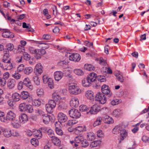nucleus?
I'll return each instance as SVG.
<instances>
[{
	"mask_svg": "<svg viewBox=\"0 0 149 149\" xmlns=\"http://www.w3.org/2000/svg\"><path fill=\"white\" fill-rule=\"evenodd\" d=\"M47 134L48 136L53 139L55 136H54V132L51 129H49L47 131Z\"/></svg>",
	"mask_w": 149,
	"mask_h": 149,
	"instance_id": "49",
	"label": "nucleus"
},
{
	"mask_svg": "<svg viewBox=\"0 0 149 149\" xmlns=\"http://www.w3.org/2000/svg\"><path fill=\"white\" fill-rule=\"evenodd\" d=\"M31 144L35 146H36L38 145V140L35 138H33L31 140Z\"/></svg>",
	"mask_w": 149,
	"mask_h": 149,
	"instance_id": "46",
	"label": "nucleus"
},
{
	"mask_svg": "<svg viewBox=\"0 0 149 149\" xmlns=\"http://www.w3.org/2000/svg\"><path fill=\"white\" fill-rule=\"evenodd\" d=\"M41 103V102L39 100H36L33 102V104L35 106H39Z\"/></svg>",
	"mask_w": 149,
	"mask_h": 149,
	"instance_id": "57",
	"label": "nucleus"
},
{
	"mask_svg": "<svg viewBox=\"0 0 149 149\" xmlns=\"http://www.w3.org/2000/svg\"><path fill=\"white\" fill-rule=\"evenodd\" d=\"M83 140H84L83 137L81 136H79L75 138L74 141L77 143H81Z\"/></svg>",
	"mask_w": 149,
	"mask_h": 149,
	"instance_id": "37",
	"label": "nucleus"
},
{
	"mask_svg": "<svg viewBox=\"0 0 149 149\" xmlns=\"http://www.w3.org/2000/svg\"><path fill=\"white\" fill-rule=\"evenodd\" d=\"M97 77V74L94 73H91L87 77L91 83L94 82L96 80Z\"/></svg>",
	"mask_w": 149,
	"mask_h": 149,
	"instance_id": "22",
	"label": "nucleus"
},
{
	"mask_svg": "<svg viewBox=\"0 0 149 149\" xmlns=\"http://www.w3.org/2000/svg\"><path fill=\"white\" fill-rule=\"evenodd\" d=\"M3 134L4 136L7 137H9L11 136L12 134L11 130L8 129H2Z\"/></svg>",
	"mask_w": 149,
	"mask_h": 149,
	"instance_id": "23",
	"label": "nucleus"
},
{
	"mask_svg": "<svg viewBox=\"0 0 149 149\" xmlns=\"http://www.w3.org/2000/svg\"><path fill=\"white\" fill-rule=\"evenodd\" d=\"M63 76V73L61 71H57L54 73V77L55 80L59 81Z\"/></svg>",
	"mask_w": 149,
	"mask_h": 149,
	"instance_id": "13",
	"label": "nucleus"
},
{
	"mask_svg": "<svg viewBox=\"0 0 149 149\" xmlns=\"http://www.w3.org/2000/svg\"><path fill=\"white\" fill-rule=\"evenodd\" d=\"M94 99L95 101L99 102L102 104H104L107 101L105 95L100 93H97Z\"/></svg>",
	"mask_w": 149,
	"mask_h": 149,
	"instance_id": "4",
	"label": "nucleus"
},
{
	"mask_svg": "<svg viewBox=\"0 0 149 149\" xmlns=\"http://www.w3.org/2000/svg\"><path fill=\"white\" fill-rule=\"evenodd\" d=\"M22 83L24 85V86L28 87L30 90L32 89L33 86L31 85V82L28 77L25 78L22 82Z\"/></svg>",
	"mask_w": 149,
	"mask_h": 149,
	"instance_id": "12",
	"label": "nucleus"
},
{
	"mask_svg": "<svg viewBox=\"0 0 149 149\" xmlns=\"http://www.w3.org/2000/svg\"><path fill=\"white\" fill-rule=\"evenodd\" d=\"M3 62L4 63L10 62V61L8 59L9 57V52L7 51V49H3Z\"/></svg>",
	"mask_w": 149,
	"mask_h": 149,
	"instance_id": "14",
	"label": "nucleus"
},
{
	"mask_svg": "<svg viewBox=\"0 0 149 149\" xmlns=\"http://www.w3.org/2000/svg\"><path fill=\"white\" fill-rule=\"evenodd\" d=\"M81 146L84 147H86L89 145V143L86 140H83L81 143Z\"/></svg>",
	"mask_w": 149,
	"mask_h": 149,
	"instance_id": "58",
	"label": "nucleus"
},
{
	"mask_svg": "<svg viewBox=\"0 0 149 149\" xmlns=\"http://www.w3.org/2000/svg\"><path fill=\"white\" fill-rule=\"evenodd\" d=\"M19 119L20 122L24 124L28 120V118L27 115L25 114H23L20 116Z\"/></svg>",
	"mask_w": 149,
	"mask_h": 149,
	"instance_id": "17",
	"label": "nucleus"
},
{
	"mask_svg": "<svg viewBox=\"0 0 149 149\" xmlns=\"http://www.w3.org/2000/svg\"><path fill=\"white\" fill-rule=\"evenodd\" d=\"M75 129L76 130V132H81L84 130L83 127L82 126H79L76 127Z\"/></svg>",
	"mask_w": 149,
	"mask_h": 149,
	"instance_id": "62",
	"label": "nucleus"
},
{
	"mask_svg": "<svg viewBox=\"0 0 149 149\" xmlns=\"http://www.w3.org/2000/svg\"><path fill=\"white\" fill-rule=\"evenodd\" d=\"M101 91L102 93L108 97H110L112 95V93L110 91L109 86L106 85H103L101 88Z\"/></svg>",
	"mask_w": 149,
	"mask_h": 149,
	"instance_id": "6",
	"label": "nucleus"
},
{
	"mask_svg": "<svg viewBox=\"0 0 149 149\" xmlns=\"http://www.w3.org/2000/svg\"><path fill=\"white\" fill-rule=\"evenodd\" d=\"M69 59L70 61L75 62L79 61L81 59V56L80 55L77 53H73L69 55Z\"/></svg>",
	"mask_w": 149,
	"mask_h": 149,
	"instance_id": "10",
	"label": "nucleus"
},
{
	"mask_svg": "<svg viewBox=\"0 0 149 149\" xmlns=\"http://www.w3.org/2000/svg\"><path fill=\"white\" fill-rule=\"evenodd\" d=\"M88 108L86 105H81L79 107L80 111L81 112H86L87 114H88L89 112L88 111Z\"/></svg>",
	"mask_w": 149,
	"mask_h": 149,
	"instance_id": "29",
	"label": "nucleus"
},
{
	"mask_svg": "<svg viewBox=\"0 0 149 149\" xmlns=\"http://www.w3.org/2000/svg\"><path fill=\"white\" fill-rule=\"evenodd\" d=\"M19 121L16 118L11 121V123L13 126L16 128H19L20 126Z\"/></svg>",
	"mask_w": 149,
	"mask_h": 149,
	"instance_id": "19",
	"label": "nucleus"
},
{
	"mask_svg": "<svg viewBox=\"0 0 149 149\" xmlns=\"http://www.w3.org/2000/svg\"><path fill=\"white\" fill-rule=\"evenodd\" d=\"M16 83V81L15 79H10L8 81V87L10 89H13L15 87Z\"/></svg>",
	"mask_w": 149,
	"mask_h": 149,
	"instance_id": "18",
	"label": "nucleus"
},
{
	"mask_svg": "<svg viewBox=\"0 0 149 149\" xmlns=\"http://www.w3.org/2000/svg\"><path fill=\"white\" fill-rule=\"evenodd\" d=\"M6 80L4 79H1L0 78V86L3 87L6 84Z\"/></svg>",
	"mask_w": 149,
	"mask_h": 149,
	"instance_id": "60",
	"label": "nucleus"
},
{
	"mask_svg": "<svg viewBox=\"0 0 149 149\" xmlns=\"http://www.w3.org/2000/svg\"><path fill=\"white\" fill-rule=\"evenodd\" d=\"M77 123V121L75 120H69L67 122V124L69 126L75 124Z\"/></svg>",
	"mask_w": 149,
	"mask_h": 149,
	"instance_id": "56",
	"label": "nucleus"
},
{
	"mask_svg": "<svg viewBox=\"0 0 149 149\" xmlns=\"http://www.w3.org/2000/svg\"><path fill=\"white\" fill-rule=\"evenodd\" d=\"M102 118L101 117H99L97 118L93 124L94 126L95 127L101 124L102 122Z\"/></svg>",
	"mask_w": 149,
	"mask_h": 149,
	"instance_id": "40",
	"label": "nucleus"
},
{
	"mask_svg": "<svg viewBox=\"0 0 149 149\" xmlns=\"http://www.w3.org/2000/svg\"><path fill=\"white\" fill-rule=\"evenodd\" d=\"M100 111L102 114H105L108 113V109L107 107H104L101 109L100 108Z\"/></svg>",
	"mask_w": 149,
	"mask_h": 149,
	"instance_id": "47",
	"label": "nucleus"
},
{
	"mask_svg": "<svg viewBox=\"0 0 149 149\" xmlns=\"http://www.w3.org/2000/svg\"><path fill=\"white\" fill-rule=\"evenodd\" d=\"M12 97L13 100L15 101H19L21 98V95L17 93H15L12 95Z\"/></svg>",
	"mask_w": 149,
	"mask_h": 149,
	"instance_id": "30",
	"label": "nucleus"
},
{
	"mask_svg": "<svg viewBox=\"0 0 149 149\" xmlns=\"http://www.w3.org/2000/svg\"><path fill=\"white\" fill-rule=\"evenodd\" d=\"M58 119L60 123L65 122L68 119L67 116L62 112H59L58 114Z\"/></svg>",
	"mask_w": 149,
	"mask_h": 149,
	"instance_id": "8",
	"label": "nucleus"
},
{
	"mask_svg": "<svg viewBox=\"0 0 149 149\" xmlns=\"http://www.w3.org/2000/svg\"><path fill=\"white\" fill-rule=\"evenodd\" d=\"M43 122L45 124H48L51 119H52L51 116L47 114H43Z\"/></svg>",
	"mask_w": 149,
	"mask_h": 149,
	"instance_id": "16",
	"label": "nucleus"
},
{
	"mask_svg": "<svg viewBox=\"0 0 149 149\" xmlns=\"http://www.w3.org/2000/svg\"><path fill=\"white\" fill-rule=\"evenodd\" d=\"M87 136L88 139L90 141H92L94 139L95 136L93 132H89L87 133Z\"/></svg>",
	"mask_w": 149,
	"mask_h": 149,
	"instance_id": "34",
	"label": "nucleus"
},
{
	"mask_svg": "<svg viewBox=\"0 0 149 149\" xmlns=\"http://www.w3.org/2000/svg\"><path fill=\"white\" fill-rule=\"evenodd\" d=\"M100 107L96 104L93 105L91 107L89 112L91 114H95L100 111Z\"/></svg>",
	"mask_w": 149,
	"mask_h": 149,
	"instance_id": "9",
	"label": "nucleus"
},
{
	"mask_svg": "<svg viewBox=\"0 0 149 149\" xmlns=\"http://www.w3.org/2000/svg\"><path fill=\"white\" fill-rule=\"evenodd\" d=\"M93 95V93L91 90L87 91L85 94V95L87 98L91 100H93L94 99Z\"/></svg>",
	"mask_w": 149,
	"mask_h": 149,
	"instance_id": "21",
	"label": "nucleus"
},
{
	"mask_svg": "<svg viewBox=\"0 0 149 149\" xmlns=\"http://www.w3.org/2000/svg\"><path fill=\"white\" fill-rule=\"evenodd\" d=\"M121 110L119 109L115 110L112 112V114L116 117H119L121 114Z\"/></svg>",
	"mask_w": 149,
	"mask_h": 149,
	"instance_id": "32",
	"label": "nucleus"
},
{
	"mask_svg": "<svg viewBox=\"0 0 149 149\" xmlns=\"http://www.w3.org/2000/svg\"><path fill=\"white\" fill-rule=\"evenodd\" d=\"M7 51H11L14 49V46L11 43L8 44L7 45Z\"/></svg>",
	"mask_w": 149,
	"mask_h": 149,
	"instance_id": "50",
	"label": "nucleus"
},
{
	"mask_svg": "<svg viewBox=\"0 0 149 149\" xmlns=\"http://www.w3.org/2000/svg\"><path fill=\"white\" fill-rule=\"evenodd\" d=\"M45 108L47 111L48 113H51L52 112L53 109L54 108L48 103L45 104Z\"/></svg>",
	"mask_w": 149,
	"mask_h": 149,
	"instance_id": "36",
	"label": "nucleus"
},
{
	"mask_svg": "<svg viewBox=\"0 0 149 149\" xmlns=\"http://www.w3.org/2000/svg\"><path fill=\"white\" fill-rule=\"evenodd\" d=\"M0 12L6 19L8 20H10L11 17L9 16L8 13H7L6 15H5L3 11L1 9H0Z\"/></svg>",
	"mask_w": 149,
	"mask_h": 149,
	"instance_id": "55",
	"label": "nucleus"
},
{
	"mask_svg": "<svg viewBox=\"0 0 149 149\" xmlns=\"http://www.w3.org/2000/svg\"><path fill=\"white\" fill-rule=\"evenodd\" d=\"M116 76L118 80L121 83L123 82L124 79H123V77L122 75L120 74H118L116 75Z\"/></svg>",
	"mask_w": 149,
	"mask_h": 149,
	"instance_id": "54",
	"label": "nucleus"
},
{
	"mask_svg": "<svg viewBox=\"0 0 149 149\" xmlns=\"http://www.w3.org/2000/svg\"><path fill=\"white\" fill-rule=\"evenodd\" d=\"M49 79L50 78H48V77L47 75H44L42 77V79L44 83L45 84H47V82H48V80H49Z\"/></svg>",
	"mask_w": 149,
	"mask_h": 149,
	"instance_id": "61",
	"label": "nucleus"
},
{
	"mask_svg": "<svg viewBox=\"0 0 149 149\" xmlns=\"http://www.w3.org/2000/svg\"><path fill=\"white\" fill-rule=\"evenodd\" d=\"M42 67L40 63L37 64L34 69V72L37 75L41 74L42 72Z\"/></svg>",
	"mask_w": 149,
	"mask_h": 149,
	"instance_id": "11",
	"label": "nucleus"
},
{
	"mask_svg": "<svg viewBox=\"0 0 149 149\" xmlns=\"http://www.w3.org/2000/svg\"><path fill=\"white\" fill-rule=\"evenodd\" d=\"M27 104L24 103L20 104L19 106V111L22 112L26 111L27 109Z\"/></svg>",
	"mask_w": 149,
	"mask_h": 149,
	"instance_id": "26",
	"label": "nucleus"
},
{
	"mask_svg": "<svg viewBox=\"0 0 149 149\" xmlns=\"http://www.w3.org/2000/svg\"><path fill=\"white\" fill-rule=\"evenodd\" d=\"M103 118L105 119V122L106 123L111 124L113 122V120L112 118L107 115H105Z\"/></svg>",
	"mask_w": 149,
	"mask_h": 149,
	"instance_id": "25",
	"label": "nucleus"
},
{
	"mask_svg": "<svg viewBox=\"0 0 149 149\" xmlns=\"http://www.w3.org/2000/svg\"><path fill=\"white\" fill-rule=\"evenodd\" d=\"M29 50L31 53L36 55L35 57L37 59L41 58V56L45 54L46 53L45 50L44 49H36L32 47H29Z\"/></svg>",
	"mask_w": 149,
	"mask_h": 149,
	"instance_id": "1",
	"label": "nucleus"
},
{
	"mask_svg": "<svg viewBox=\"0 0 149 149\" xmlns=\"http://www.w3.org/2000/svg\"><path fill=\"white\" fill-rule=\"evenodd\" d=\"M67 108L66 104L63 102L60 103L58 107V109L61 110H62L65 109Z\"/></svg>",
	"mask_w": 149,
	"mask_h": 149,
	"instance_id": "44",
	"label": "nucleus"
},
{
	"mask_svg": "<svg viewBox=\"0 0 149 149\" xmlns=\"http://www.w3.org/2000/svg\"><path fill=\"white\" fill-rule=\"evenodd\" d=\"M35 134L38 139H40L42 136L41 132L40 130H38L36 132Z\"/></svg>",
	"mask_w": 149,
	"mask_h": 149,
	"instance_id": "52",
	"label": "nucleus"
},
{
	"mask_svg": "<svg viewBox=\"0 0 149 149\" xmlns=\"http://www.w3.org/2000/svg\"><path fill=\"white\" fill-rule=\"evenodd\" d=\"M53 143L57 146H58L61 144V141L58 138L56 137H54L53 139H52Z\"/></svg>",
	"mask_w": 149,
	"mask_h": 149,
	"instance_id": "31",
	"label": "nucleus"
},
{
	"mask_svg": "<svg viewBox=\"0 0 149 149\" xmlns=\"http://www.w3.org/2000/svg\"><path fill=\"white\" fill-rule=\"evenodd\" d=\"M17 50L19 52H22V54L23 52H24L25 51L24 47L21 45H19L18 47Z\"/></svg>",
	"mask_w": 149,
	"mask_h": 149,
	"instance_id": "59",
	"label": "nucleus"
},
{
	"mask_svg": "<svg viewBox=\"0 0 149 149\" xmlns=\"http://www.w3.org/2000/svg\"><path fill=\"white\" fill-rule=\"evenodd\" d=\"M49 87L51 89H52L54 87L53 80L52 79H49L48 82L47 83Z\"/></svg>",
	"mask_w": 149,
	"mask_h": 149,
	"instance_id": "39",
	"label": "nucleus"
},
{
	"mask_svg": "<svg viewBox=\"0 0 149 149\" xmlns=\"http://www.w3.org/2000/svg\"><path fill=\"white\" fill-rule=\"evenodd\" d=\"M68 113L70 117L74 118H79L81 116L78 111L74 109H71L69 111Z\"/></svg>",
	"mask_w": 149,
	"mask_h": 149,
	"instance_id": "7",
	"label": "nucleus"
},
{
	"mask_svg": "<svg viewBox=\"0 0 149 149\" xmlns=\"http://www.w3.org/2000/svg\"><path fill=\"white\" fill-rule=\"evenodd\" d=\"M37 93L38 96L39 97L42 96L44 94V91L41 88H38L37 90Z\"/></svg>",
	"mask_w": 149,
	"mask_h": 149,
	"instance_id": "41",
	"label": "nucleus"
},
{
	"mask_svg": "<svg viewBox=\"0 0 149 149\" xmlns=\"http://www.w3.org/2000/svg\"><path fill=\"white\" fill-rule=\"evenodd\" d=\"M74 72L77 75L79 76L83 75L84 73L83 71L80 69H76L74 70Z\"/></svg>",
	"mask_w": 149,
	"mask_h": 149,
	"instance_id": "43",
	"label": "nucleus"
},
{
	"mask_svg": "<svg viewBox=\"0 0 149 149\" xmlns=\"http://www.w3.org/2000/svg\"><path fill=\"white\" fill-rule=\"evenodd\" d=\"M0 31H3L2 35L4 38H13L14 37L13 33L10 32L8 29H2L0 28Z\"/></svg>",
	"mask_w": 149,
	"mask_h": 149,
	"instance_id": "5",
	"label": "nucleus"
},
{
	"mask_svg": "<svg viewBox=\"0 0 149 149\" xmlns=\"http://www.w3.org/2000/svg\"><path fill=\"white\" fill-rule=\"evenodd\" d=\"M23 55L25 60H29L31 58L30 55L27 53L25 52H23Z\"/></svg>",
	"mask_w": 149,
	"mask_h": 149,
	"instance_id": "48",
	"label": "nucleus"
},
{
	"mask_svg": "<svg viewBox=\"0 0 149 149\" xmlns=\"http://www.w3.org/2000/svg\"><path fill=\"white\" fill-rule=\"evenodd\" d=\"M98 80L101 82H103L106 81L105 77L103 76H100L98 77Z\"/></svg>",
	"mask_w": 149,
	"mask_h": 149,
	"instance_id": "63",
	"label": "nucleus"
},
{
	"mask_svg": "<svg viewBox=\"0 0 149 149\" xmlns=\"http://www.w3.org/2000/svg\"><path fill=\"white\" fill-rule=\"evenodd\" d=\"M85 69L90 71L94 70L95 67L91 64H85L84 66Z\"/></svg>",
	"mask_w": 149,
	"mask_h": 149,
	"instance_id": "28",
	"label": "nucleus"
},
{
	"mask_svg": "<svg viewBox=\"0 0 149 149\" xmlns=\"http://www.w3.org/2000/svg\"><path fill=\"white\" fill-rule=\"evenodd\" d=\"M48 104H49L51 107L54 108L56 106V103L53 100H49Z\"/></svg>",
	"mask_w": 149,
	"mask_h": 149,
	"instance_id": "53",
	"label": "nucleus"
},
{
	"mask_svg": "<svg viewBox=\"0 0 149 149\" xmlns=\"http://www.w3.org/2000/svg\"><path fill=\"white\" fill-rule=\"evenodd\" d=\"M10 62L7 63L8 64L7 65V67L6 68L7 70H10L13 68V65L10 63Z\"/></svg>",
	"mask_w": 149,
	"mask_h": 149,
	"instance_id": "64",
	"label": "nucleus"
},
{
	"mask_svg": "<svg viewBox=\"0 0 149 149\" xmlns=\"http://www.w3.org/2000/svg\"><path fill=\"white\" fill-rule=\"evenodd\" d=\"M122 128L117 126H116L113 130V133L114 134H117L120 133Z\"/></svg>",
	"mask_w": 149,
	"mask_h": 149,
	"instance_id": "38",
	"label": "nucleus"
},
{
	"mask_svg": "<svg viewBox=\"0 0 149 149\" xmlns=\"http://www.w3.org/2000/svg\"><path fill=\"white\" fill-rule=\"evenodd\" d=\"M120 132L121 138L119 143H120L121 141L123 140L126 137L127 135V132L126 130L124 129H121Z\"/></svg>",
	"mask_w": 149,
	"mask_h": 149,
	"instance_id": "20",
	"label": "nucleus"
},
{
	"mask_svg": "<svg viewBox=\"0 0 149 149\" xmlns=\"http://www.w3.org/2000/svg\"><path fill=\"white\" fill-rule=\"evenodd\" d=\"M20 95L21 98L23 100H26L29 96V93L27 91L22 92Z\"/></svg>",
	"mask_w": 149,
	"mask_h": 149,
	"instance_id": "27",
	"label": "nucleus"
},
{
	"mask_svg": "<svg viewBox=\"0 0 149 149\" xmlns=\"http://www.w3.org/2000/svg\"><path fill=\"white\" fill-rule=\"evenodd\" d=\"M33 71V68L31 67L26 68L23 70L24 73L26 74L29 75Z\"/></svg>",
	"mask_w": 149,
	"mask_h": 149,
	"instance_id": "33",
	"label": "nucleus"
},
{
	"mask_svg": "<svg viewBox=\"0 0 149 149\" xmlns=\"http://www.w3.org/2000/svg\"><path fill=\"white\" fill-rule=\"evenodd\" d=\"M79 101L77 98L74 97L70 101V105L72 108H76L78 106Z\"/></svg>",
	"mask_w": 149,
	"mask_h": 149,
	"instance_id": "15",
	"label": "nucleus"
},
{
	"mask_svg": "<svg viewBox=\"0 0 149 149\" xmlns=\"http://www.w3.org/2000/svg\"><path fill=\"white\" fill-rule=\"evenodd\" d=\"M27 109L26 111L29 113H32L33 111V108L31 105L27 104Z\"/></svg>",
	"mask_w": 149,
	"mask_h": 149,
	"instance_id": "51",
	"label": "nucleus"
},
{
	"mask_svg": "<svg viewBox=\"0 0 149 149\" xmlns=\"http://www.w3.org/2000/svg\"><path fill=\"white\" fill-rule=\"evenodd\" d=\"M68 91L70 93L73 95H78L81 92V90L79 88L75 85L69 86Z\"/></svg>",
	"mask_w": 149,
	"mask_h": 149,
	"instance_id": "2",
	"label": "nucleus"
},
{
	"mask_svg": "<svg viewBox=\"0 0 149 149\" xmlns=\"http://www.w3.org/2000/svg\"><path fill=\"white\" fill-rule=\"evenodd\" d=\"M16 118L15 114L12 111L8 112L6 115V118H1V121L5 123H7L8 120L12 121Z\"/></svg>",
	"mask_w": 149,
	"mask_h": 149,
	"instance_id": "3",
	"label": "nucleus"
},
{
	"mask_svg": "<svg viewBox=\"0 0 149 149\" xmlns=\"http://www.w3.org/2000/svg\"><path fill=\"white\" fill-rule=\"evenodd\" d=\"M57 123L55 124V131L56 134L60 136H62L63 134V132L62 130L59 128H58V127L57 126Z\"/></svg>",
	"mask_w": 149,
	"mask_h": 149,
	"instance_id": "35",
	"label": "nucleus"
},
{
	"mask_svg": "<svg viewBox=\"0 0 149 149\" xmlns=\"http://www.w3.org/2000/svg\"><path fill=\"white\" fill-rule=\"evenodd\" d=\"M34 83L37 86L40 84V81L38 77L37 76H34L33 78Z\"/></svg>",
	"mask_w": 149,
	"mask_h": 149,
	"instance_id": "42",
	"label": "nucleus"
},
{
	"mask_svg": "<svg viewBox=\"0 0 149 149\" xmlns=\"http://www.w3.org/2000/svg\"><path fill=\"white\" fill-rule=\"evenodd\" d=\"M91 82L90 81L89 79L87 77L86 78L82 80V84L83 86L85 87H88L91 84Z\"/></svg>",
	"mask_w": 149,
	"mask_h": 149,
	"instance_id": "24",
	"label": "nucleus"
},
{
	"mask_svg": "<svg viewBox=\"0 0 149 149\" xmlns=\"http://www.w3.org/2000/svg\"><path fill=\"white\" fill-rule=\"evenodd\" d=\"M52 97L56 101H58L61 99L59 95L57 93H54L52 94Z\"/></svg>",
	"mask_w": 149,
	"mask_h": 149,
	"instance_id": "45",
	"label": "nucleus"
}]
</instances>
